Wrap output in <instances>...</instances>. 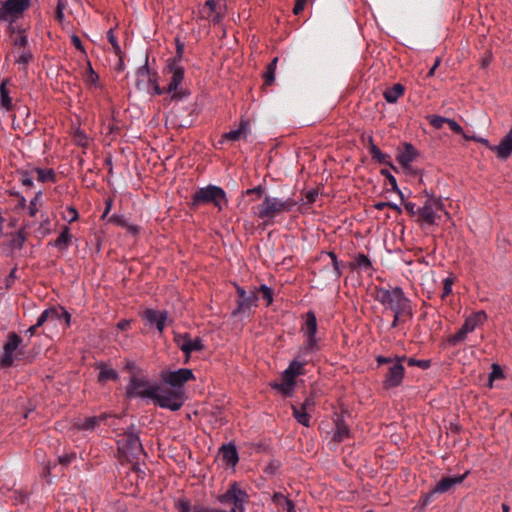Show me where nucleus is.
Masks as SVG:
<instances>
[{
	"label": "nucleus",
	"instance_id": "nucleus-16",
	"mask_svg": "<svg viewBox=\"0 0 512 512\" xmlns=\"http://www.w3.org/2000/svg\"><path fill=\"white\" fill-rule=\"evenodd\" d=\"M258 300L259 297L257 290H250L248 292V296H246L242 300H236L237 307L232 311V316H250L252 308L257 306Z\"/></svg>",
	"mask_w": 512,
	"mask_h": 512
},
{
	"label": "nucleus",
	"instance_id": "nucleus-4",
	"mask_svg": "<svg viewBox=\"0 0 512 512\" xmlns=\"http://www.w3.org/2000/svg\"><path fill=\"white\" fill-rule=\"evenodd\" d=\"M228 199L226 192L216 185H207L206 187L198 188L193 196L190 203V208L196 210L200 205L212 204L219 211L223 210L227 206Z\"/></svg>",
	"mask_w": 512,
	"mask_h": 512
},
{
	"label": "nucleus",
	"instance_id": "nucleus-40",
	"mask_svg": "<svg viewBox=\"0 0 512 512\" xmlns=\"http://www.w3.org/2000/svg\"><path fill=\"white\" fill-rule=\"evenodd\" d=\"M426 119L429 121L431 126L435 129H441L443 124H447L448 118L439 116V115H428Z\"/></svg>",
	"mask_w": 512,
	"mask_h": 512
},
{
	"label": "nucleus",
	"instance_id": "nucleus-62",
	"mask_svg": "<svg viewBox=\"0 0 512 512\" xmlns=\"http://www.w3.org/2000/svg\"><path fill=\"white\" fill-rule=\"evenodd\" d=\"M404 208H405V210L407 211V213H408L410 216L418 215V212H417V208H418V207H416V204H415V203H412V202H405V203H404Z\"/></svg>",
	"mask_w": 512,
	"mask_h": 512
},
{
	"label": "nucleus",
	"instance_id": "nucleus-27",
	"mask_svg": "<svg viewBox=\"0 0 512 512\" xmlns=\"http://www.w3.org/2000/svg\"><path fill=\"white\" fill-rule=\"evenodd\" d=\"M250 128V123L248 120H245V119H241L240 121V125H239V128L236 129V130H231L227 133H225L222 137L226 140H230V141H237L239 140L242 136H245L247 131L249 130Z\"/></svg>",
	"mask_w": 512,
	"mask_h": 512
},
{
	"label": "nucleus",
	"instance_id": "nucleus-26",
	"mask_svg": "<svg viewBox=\"0 0 512 512\" xmlns=\"http://www.w3.org/2000/svg\"><path fill=\"white\" fill-rule=\"evenodd\" d=\"M417 152L413 145L406 143L404 149L398 154L397 160L399 163L407 168L416 158Z\"/></svg>",
	"mask_w": 512,
	"mask_h": 512
},
{
	"label": "nucleus",
	"instance_id": "nucleus-7",
	"mask_svg": "<svg viewBox=\"0 0 512 512\" xmlns=\"http://www.w3.org/2000/svg\"><path fill=\"white\" fill-rule=\"evenodd\" d=\"M444 210V204L441 199L434 196H428L421 207L417 208L418 221L428 225H435L436 220L440 218L438 211Z\"/></svg>",
	"mask_w": 512,
	"mask_h": 512
},
{
	"label": "nucleus",
	"instance_id": "nucleus-58",
	"mask_svg": "<svg viewBox=\"0 0 512 512\" xmlns=\"http://www.w3.org/2000/svg\"><path fill=\"white\" fill-rule=\"evenodd\" d=\"M436 494L437 493H433V489L430 492L423 494L420 498L421 504L424 506L428 505L434 500Z\"/></svg>",
	"mask_w": 512,
	"mask_h": 512
},
{
	"label": "nucleus",
	"instance_id": "nucleus-33",
	"mask_svg": "<svg viewBox=\"0 0 512 512\" xmlns=\"http://www.w3.org/2000/svg\"><path fill=\"white\" fill-rule=\"evenodd\" d=\"M293 417L298 423L305 427H310V413L302 410L300 406L292 405Z\"/></svg>",
	"mask_w": 512,
	"mask_h": 512
},
{
	"label": "nucleus",
	"instance_id": "nucleus-14",
	"mask_svg": "<svg viewBox=\"0 0 512 512\" xmlns=\"http://www.w3.org/2000/svg\"><path fill=\"white\" fill-rule=\"evenodd\" d=\"M22 339L19 335H17L15 332L8 333L7 341L4 344V352L0 359V365L3 368L11 367L14 363L13 354L15 350L19 347L21 344Z\"/></svg>",
	"mask_w": 512,
	"mask_h": 512
},
{
	"label": "nucleus",
	"instance_id": "nucleus-57",
	"mask_svg": "<svg viewBox=\"0 0 512 512\" xmlns=\"http://www.w3.org/2000/svg\"><path fill=\"white\" fill-rule=\"evenodd\" d=\"M99 80V76L97 73L92 69L91 66H89V70L86 76V82L89 84H96Z\"/></svg>",
	"mask_w": 512,
	"mask_h": 512
},
{
	"label": "nucleus",
	"instance_id": "nucleus-38",
	"mask_svg": "<svg viewBox=\"0 0 512 512\" xmlns=\"http://www.w3.org/2000/svg\"><path fill=\"white\" fill-rule=\"evenodd\" d=\"M0 103L6 110H10L12 108V99L9 96V91L6 87L5 81L2 82L0 86Z\"/></svg>",
	"mask_w": 512,
	"mask_h": 512
},
{
	"label": "nucleus",
	"instance_id": "nucleus-10",
	"mask_svg": "<svg viewBox=\"0 0 512 512\" xmlns=\"http://www.w3.org/2000/svg\"><path fill=\"white\" fill-rule=\"evenodd\" d=\"M163 381L170 385L172 389L183 390L182 387L191 380L195 379V376L191 369L180 368L175 371H168L162 374Z\"/></svg>",
	"mask_w": 512,
	"mask_h": 512
},
{
	"label": "nucleus",
	"instance_id": "nucleus-25",
	"mask_svg": "<svg viewBox=\"0 0 512 512\" xmlns=\"http://www.w3.org/2000/svg\"><path fill=\"white\" fill-rule=\"evenodd\" d=\"M486 319L487 315L484 311H477L465 319L463 326H465L466 331L473 332L475 328L482 325Z\"/></svg>",
	"mask_w": 512,
	"mask_h": 512
},
{
	"label": "nucleus",
	"instance_id": "nucleus-28",
	"mask_svg": "<svg viewBox=\"0 0 512 512\" xmlns=\"http://www.w3.org/2000/svg\"><path fill=\"white\" fill-rule=\"evenodd\" d=\"M99 375L98 382L101 384H105L107 381H116L119 378V375L116 370L108 367L106 364H99Z\"/></svg>",
	"mask_w": 512,
	"mask_h": 512
},
{
	"label": "nucleus",
	"instance_id": "nucleus-45",
	"mask_svg": "<svg viewBox=\"0 0 512 512\" xmlns=\"http://www.w3.org/2000/svg\"><path fill=\"white\" fill-rule=\"evenodd\" d=\"M42 197V192L39 191L35 194L34 198L30 201L29 203V215L31 217H35L37 212H38V209H37V203L40 201Z\"/></svg>",
	"mask_w": 512,
	"mask_h": 512
},
{
	"label": "nucleus",
	"instance_id": "nucleus-5",
	"mask_svg": "<svg viewBox=\"0 0 512 512\" xmlns=\"http://www.w3.org/2000/svg\"><path fill=\"white\" fill-rule=\"evenodd\" d=\"M184 67L177 63L176 60H167V65L163 71L167 77V94L171 95L172 100H183L187 98L190 92L182 87L184 80Z\"/></svg>",
	"mask_w": 512,
	"mask_h": 512
},
{
	"label": "nucleus",
	"instance_id": "nucleus-61",
	"mask_svg": "<svg viewBox=\"0 0 512 512\" xmlns=\"http://www.w3.org/2000/svg\"><path fill=\"white\" fill-rule=\"evenodd\" d=\"M307 0H295L293 13L299 15L305 8Z\"/></svg>",
	"mask_w": 512,
	"mask_h": 512
},
{
	"label": "nucleus",
	"instance_id": "nucleus-35",
	"mask_svg": "<svg viewBox=\"0 0 512 512\" xmlns=\"http://www.w3.org/2000/svg\"><path fill=\"white\" fill-rule=\"evenodd\" d=\"M26 239L27 234L25 232V228H20L16 233L12 234L10 245L13 249L21 250L24 246Z\"/></svg>",
	"mask_w": 512,
	"mask_h": 512
},
{
	"label": "nucleus",
	"instance_id": "nucleus-12",
	"mask_svg": "<svg viewBox=\"0 0 512 512\" xmlns=\"http://www.w3.org/2000/svg\"><path fill=\"white\" fill-rule=\"evenodd\" d=\"M225 12V5L221 0H207L200 8L202 18L212 21L214 24L221 22Z\"/></svg>",
	"mask_w": 512,
	"mask_h": 512
},
{
	"label": "nucleus",
	"instance_id": "nucleus-24",
	"mask_svg": "<svg viewBox=\"0 0 512 512\" xmlns=\"http://www.w3.org/2000/svg\"><path fill=\"white\" fill-rule=\"evenodd\" d=\"M220 453L227 466L234 467L239 461L236 446L232 443L223 445L220 449Z\"/></svg>",
	"mask_w": 512,
	"mask_h": 512
},
{
	"label": "nucleus",
	"instance_id": "nucleus-37",
	"mask_svg": "<svg viewBox=\"0 0 512 512\" xmlns=\"http://www.w3.org/2000/svg\"><path fill=\"white\" fill-rule=\"evenodd\" d=\"M185 352L187 358L190 357L192 352L201 351L204 348L201 338L197 337L195 339L190 338L188 345L184 344Z\"/></svg>",
	"mask_w": 512,
	"mask_h": 512
},
{
	"label": "nucleus",
	"instance_id": "nucleus-39",
	"mask_svg": "<svg viewBox=\"0 0 512 512\" xmlns=\"http://www.w3.org/2000/svg\"><path fill=\"white\" fill-rule=\"evenodd\" d=\"M381 174L387 178V180L391 186V190L394 192H397L403 201L404 195L398 188L396 178L386 169L381 170Z\"/></svg>",
	"mask_w": 512,
	"mask_h": 512
},
{
	"label": "nucleus",
	"instance_id": "nucleus-59",
	"mask_svg": "<svg viewBox=\"0 0 512 512\" xmlns=\"http://www.w3.org/2000/svg\"><path fill=\"white\" fill-rule=\"evenodd\" d=\"M503 376L502 370L500 366L497 364H494L492 366V372L490 373L489 379L490 381H493L494 379L501 378Z\"/></svg>",
	"mask_w": 512,
	"mask_h": 512
},
{
	"label": "nucleus",
	"instance_id": "nucleus-50",
	"mask_svg": "<svg viewBox=\"0 0 512 512\" xmlns=\"http://www.w3.org/2000/svg\"><path fill=\"white\" fill-rule=\"evenodd\" d=\"M302 410H305L307 412H312L315 407V400L313 395L311 394L308 396L305 401L300 405Z\"/></svg>",
	"mask_w": 512,
	"mask_h": 512
},
{
	"label": "nucleus",
	"instance_id": "nucleus-42",
	"mask_svg": "<svg viewBox=\"0 0 512 512\" xmlns=\"http://www.w3.org/2000/svg\"><path fill=\"white\" fill-rule=\"evenodd\" d=\"M258 292H260V293H261V295H262V298H263L264 300H266V302H267V306H269L270 304H272V302H273V291H272V289H271V288H269V287H268L267 285H265V284H262V285L259 287V289H258L257 293H258Z\"/></svg>",
	"mask_w": 512,
	"mask_h": 512
},
{
	"label": "nucleus",
	"instance_id": "nucleus-22",
	"mask_svg": "<svg viewBox=\"0 0 512 512\" xmlns=\"http://www.w3.org/2000/svg\"><path fill=\"white\" fill-rule=\"evenodd\" d=\"M111 414L103 413L99 416L88 417L75 423L78 430L93 431L101 422H105Z\"/></svg>",
	"mask_w": 512,
	"mask_h": 512
},
{
	"label": "nucleus",
	"instance_id": "nucleus-31",
	"mask_svg": "<svg viewBox=\"0 0 512 512\" xmlns=\"http://www.w3.org/2000/svg\"><path fill=\"white\" fill-rule=\"evenodd\" d=\"M71 239L72 235L70 234V230L65 226L58 238L53 242V245L59 250H66L70 245ZM50 244H52V242Z\"/></svg>",
	"mask_w": 512,
	"mask_h": 512
},
{
	"label": "nucleus",
	"instance_id": "nucleus-56",
	"mask_svg": "<svg viewBox=\"0 0 512 512\" xmlns=\"http://www.w3.org/2000/svg\"><path fill=\"white\" fill-rule=\"evenodd\" d=\"M75 458H76L75 453L65 454V455L59 456V463L64 466H68L69 464H71L73 462V460Z\"/></svg>",
	"mask_w": 512,
	"mask_h": 512
},
{
	"label": "nucleus",
	"instance_id": "nucleus-23",
	"mask_svg": "<svg viewBox=\"0 0 512 512\" xmlns=\"http://www.w3.org/2000/svg\"><path fill=\"white\" fill-rule=\"evenodd\" d=\"M350 435L351 432L345 420L342 417H337L335 420V430L333 433L332 441L339 444L348 439Z\"/></svg>",
	"mask_w": 512,
	"mask_h": 512
},
{
	"label": "nucleus",
	"instance_id": "nucleus-21",
	"mask_svg": "<svg viewBox=\"0 0 512 512\" xmlns=\"http://www.w3.org/2000/svg\"><path fill=\"white\" fill-rule=\"evenodd\" d=\"M489 149L495 151L498 158L507 159L512 154V128L501 139L499 145L489 146Z\"/></svg>",
	"mask_w": 512,
	"mask_h": 512
},
{
	"label": "nucleus",
	"instance_id": "nucleus-30",
	"mask_svg": "<svg viewBox=\"0 0 512 512\" xmlns=\"http://www.w3.org/2000/svg\"><path fill=\"white\" fill-rule=\"evenodd\" d=\"M370 142H372V139H370ZM369 151L373 160L377 161L380 164L389 165L392 169H395V167L391 163L390 156L388 154L383 153L373 143H371Z\"/></svg>",
	"mask_w": 512,
	"mask_h": 512
},
{
	"label": "nucleus",
	"instance_id": "nucleus-48",
	"mask_svg": "<svg viewBox=\"0 0 512 512\" xmlns=\"http://www.w3.org/2000/svg\"><path fill=\"white\" fill-rule=\"evenodd\" d=\"M32 170L31 171H22L20 172L21 174V178H20V181L21 183L28 187V188H31L33 186V176H32Z\"/></svg>",
	"mask_w": 512,
	"mask_h": 512
},
{
	"label": "nucleus",
	"instance_id": "nucleus-47",
	"mask_svg": "<svg viewBox=\"0 0 512 512\" xmlns=\"http://www.w3.org/2000/svg\"><path fill=\"white\" fill-rule=\"evenodd\" d=\"M466 339V336L458 330L457 333L448 337L447 342L451 346H457Z\"/></svg>",
	"mask_w": 512,
	"mask_h": 512
},
{
	"label": "nucleus",
	"instance_id": "nucleus-1",
	"mask_svg": "<svg viewBox=\"0 0 512 512\" xmlns=\"http://www.w3.org/2000/svg\"><path fill=\"white\" fill-rule=\"evenodd\" d=\"M217 501L223 505H232V508L230 510H223L197 505L194 512H245V505L249 502V495L246 490L241 488L238 482L233 481L229 483L224 493L217 496Z\"/></svg>",
	"mask_w": 512,
	"mask_h": 512
},
{
	"label": "nucleus",
	"instance_id": "nucleus-13",
	"mask_svg": "<svg viewBox=\"0 0 512 512\" xmlns=\"http://www.w3.org/2000/svg\"><path fill=\"white\" fill-rule=\"evenodd\" d=\"M304 367L297 361H291L282 374V391L288 394L295 385V378L304 375Z\"/></svg>",
	"mask_w": 512,
	"mask_h": 512
},
{
	"label": "nucleus",
	"instance_id": "nucleus-3",
	"mask_svg": "<svg viewBox=\"0 0 512 512\" xmlns=\"http://www.w3.org/2000/svg\"><path fill=\"white\" fill-rule=\"evenodd\" d=\"M374 299L389 308L393 314L412 315L411 302L405 296L402 288L394 287L391 290L380 287L375 289Z\"/></svg>",
	"mask_w": 512,
	"mask_h": 512
},
{
	"label": "nucleus",
	"instance_id": "nucleus-9",
	"mask_svg": "<svg viewBox=\"0 0 512 512\" xmlns=\"http://www.w3.org/2000/svg\"><path fill=\"white\" fill-rule=\"evenodd\" d=\"M155 392V384L150 385L149 382L143 378L132 376L126 388V395L128 398L141 397L151 399Z\"/></svg>",
	"mask_w": 512,
	"mask_h": 512
},
{
	"label": "nucleus",
	"instance_id": "nucleus-11",
	"mask_svg": "<svg viewBox=\"0 0 512 512\" xmlns=\"http://www.w3.org/2000/svg\"><path fill=\"white\" fill-rule=\"evenodd\" d=\"M405 359V356L398 357L395 363H392V365L389 366L383 382L384 388H396L402 384L405 374V368L402 365V361Z\"/></svg>",
	"mask_w": 512,
	"mask_h": 512
},
{
	"label": "nucleus",
	"instance_id": "nucleus-32",
	"mask_svg": "<svg viewBox=\"0 0 512 512\" xmlns=\"http://www.w3.org/2000/svg\"><path fill=\"white\" fill-rule=\"evenodd\" d=\"M32 172H35L37 174V179L40 182H51L55 183L57 181L56 174L53 169H42L39 167H36L32 170Z\"/></svg>",
	"mask_w": 512,
	"mask_h": 512
},
{
	"label": "nucleus",
	"instance_id": "nucleus-64",
	"mask_svg": "<svg viewBox=\"0 0 512 512\" xmlns=\"http://www.w3.org/2000/svg\"><path fill=\"white\" fill-rule=\"evenodd\" d=\"M263 192H264L263 187L259 185V186H256V187H254V188L247 189V190L245 191V194H246V195L255 194V195L257 196V198L259 199V198H261V197H262Z\"/></svg>",
	"mask_w": 512,
	"mask_h": 512
},
{
	"label": "nucleus",
	"instance_id": "nucleus-20",
	"mask_svg": "<svg viewBox=\"0 0 512 512\" xmlns=\"http://www.w3.org/2000/svg\"><path fill=\"white\" fill-rule=\"evenodd\" d=\"M137 77H138V80H137V86H139V81L140 79L141 80H145L147 79V81L149 83H152L153 85V92L154 94L156 95H162V94H165L167 93V86L166 87H160L157 83H156V73H150V70L148 68L147 65H144L142 67H140L137 71Z\"/></svg>",
	"mask_w": 512,
	"mask_h": 512
},
{
	"label": "nucleus",
	"instance_id": "nucleus-52",
	"mask_svg": "<svg viewBox=\"0 0 512 512\" xmlns=\"http://www.w3.org/2000/svg\"><path fill=\"white\" fill-rule=\"evenodd\" d=\"M184 53V44L180 40H176V56L173 58H170L169 60H176L177 63L180 64L181 58Z\"/></svg>",
	"mask_w": 512,
	"mask_h": 512
},
{
	"label": "nucleus",
	"instance_id": "nucleus-18",
	"mask_svg": "<svg viewBox=\"0 0 512 512\" xmlns=\"http://www.w3.org/2000/svg\"><path fill=\"white\" fill-rule=\"evenodd\" d=\"M469 471H466L462 475L457 476H446L439 480L436 486L433 488V493L442 494L451 491L456 485L461 484L468 476Z\"/></svg>",
	"mask_w": 512,
	"mask_h": 512
},
{
	"label": "nucleus",
	"instance_id": "nucleus-2",
	"mask_svg": "<svg viewBox=\"0 0 512 512\" xmlns=\"http://www.w3.org/2000/svg\"><path fill=\"white\" fill-rule=\"evenodd\" d=\"M296 204L297 202L292 198L281 200L266 195L260 204L252 207V213L266 224H270L281 213L290 212Z\"/></svg>",
	"mask_w": 512,
	"mask_h": 512
},
{
	"label": "nucleus",
	"instance_id": "nucleus-34",
	"mask_svg": "<svg viewBox=\"0 0 512 512\" xmlns=\"http://www.w3.org/2000/svg\"><path fill=\"white\" fill-rule=\"evenodd\" d=\"M352 267L354 269L368 271L372 269V263L365 254L360 253L355 257L354 262L352 263Z\"/></svg>",
	"mask_w": 512,
	"mask_h": 512
},
{
	"label": "nucleus",
	"instance_id": "nucleus-44",
	"mask_svg": "<svg viewBox=\"0 0 512 512\" xmlns=\"http://www.w3.org/2000/svg\"><path fill=\"white\" fill-rule=\"evenodd\" d=\"M190 338L191 337H190V335L188 333L176 334L174 336L175 343L177 344V346L181 349V351L183 353L185 352L184 344L188 345V343L190 341Z\"/></svg>",
	"mask_w": 512,
	"mask_h": 512
},
{
	"label": "nucleus",
	"instance_id": "nucleus-63",
	"mask_svg": "<svg viewBox=\"0 0 512 512\" xmlns=\"http://www.w3.org/2000/svg\"><path fill=\"white\" fill-rule=\"evenodd\" d=\"M107 38H108V41L111 43V45L113 46V48L115 50H120V46L118 44L117 38L115 37L114 32H113L112 29H110L107 32Z\"/></svg>",
	"mask_w": 512,
	"mask_h": 512
},
{
	"label": "nucleus",
	"instance_id": "nucleus-36",
	"mask_svg": "<svg viewBox=\"0 0 512 512\" xmlns=\"http://www.w3.org/2000/svg\"><path fill=\"white\" fill-rule=\"evenodd\" d=\"M320 349H306V345L303 344L302 347L299 349L297 355L292 361H297L298 363H301V366L305 367L306 364H308L309 359L307 358L310 354L319 351Z\"/></svg>",
	"mask_w": 512,
	"mask_h": 512
},
{
	"label": "nucleus",
	"instance_id": "nucleus-41",
	"mask_svg": "<svg viewBox=\"0 0 512 512\" xmlns=\"http://www.w3.org/2000/svg\"><path fill=\"white\" fill-rule=\"evenodd\" d=\"M32 58H33V55L30 51L23 50L19 53L16 62L19 65L23 66L20 69L26 70V66L32 60Z\"/></svg>",
	"mask_w": 512,
	"mask_h": 512
},
{
	"label": "nucleus",
	"instance_id": "nucleus-60",
	"mask_svg": "<svg viewBox=\"0 0 512 512\" xmlns=\"http://www.w3.org/2000/svg\"><path fill=\"white\" fill-rule=\"evenodd\" d=\"M49 314L51 313L47 312V309L44 310L37 319L36 327H41L45 323L49 322Z\"/></svg>",
	"mask_w": 512,
	"mask_h": 512
},
{
	"label": "nucleus",
	"instance_id": "nucleus-46",
	"mask_svg": "<svg viewBox=\"0 0 512 512\" xmlns=\"http://www.w3.org/2000/svg\"><path fill=\"white\" fill-rule=\"evenodd\" d=\"M327 254L332 261L333 272L335 274V277L339 278L342 275V270L340 269V263L337 259V255L333 251H330Z\"/></svg>",
	"mask_w": 512,
	"mask_h": 512
},
{
	"label": "nucleus",
	"instance_id": "nucleus-17",
	"mask_svg": "<svg viewBox=\"0 0 512 512\" xmlns=\"http://www.w3.org/2000/svg\"><path fill=\"white\" fill-rule=\"evenodd\" d=\"M142 319L149 325L155 326L157 331L163 333L168 319L167 311L146 309L142 313Z\"/></svg>",
	"mask_w": 512,
	"mask_h": 512
},
{
	"label": "nucleus",
	"instance_id": "nucleus-6",
	"mask_svg": "<svg viewBox=\"0 0 512 512\" xmlns=\"http://www.w3.org/2000/svg\"><path fill=\"white\" fill-rule=\"evenodd\" d=\"M160 386L155 384V392L151 399L161 408L171 411L179 410L184 404V391L180 389H164L161 392Z\"/></svg>",
	"mask_w": 512,
	"mask_h": 512
},
{
	"label": "nucleus",
	"instance_id": "nucleus-54",
	"mask_svg": "<svg viewBox=\"0 0 512 512\" xmlns=\"http://www.w3.org/2000/svg\"><path fill=\"white\" fill-rule=\"evenodd\" d=\"M275 71L274 69H270L267 67L266 72L264 74V83L265 85H271L275 80Z\"/></svg>",
	"mask_w": 512,
	"mask_h": 512
},
{
	"label": "nucleus",
	"instance_id": "nucleus-55",
	"mask_svg": "<svg viewBox=\"0 0 512 512\" xmlns=\"http://www.w3.org/2000/svg\"><path fill=\"white\" fill-rule=\"evenodd\" d=\"M447 124L454 133L464 134L463 128L455 120L448 118Z\"/></svg>",
	"mask_w": 512,
	"mask_h": 512
},
{
	"label": "nucleus",
	"instance_id": "nucleus-51",
	"mask_svg": "<svg viewBox=\"0 0 512 512\" xmlns=\"http://www.w3.org/2000/svg\"><path fill=\"white\" fill-rule=\"evenodd\" d=\"M452 285H453V279L452 278H445L443 281V293L442 298L444 299L446 296L452 293Z\"/></svg>",
	"mask_w": 512,
	"mask_h": 512
},
{
	"label": "nucleus",
	"instance_id": "nucleus-53",
	"mask_svg": "<svg viewBox=\"0 0 512 512\" xmlns=\"http://www.w3.org/2000/svg\"><path fill=\"white\" fill-rule=\"evenodd\" d=\"M47 312L51 313L49 314V322L55 323L56 321L61 320L60 308L57 309L55 307H50L47 309Z\"/></svg>",
	"mask_w": 512,
	"mask_h": 512
},
{
	"label": "nucleus",
	"instance_id": "nucleus-15",
	"mask_svg": "<svg viewBox=\"0 0 512 512\" xmlns=\"http://www.w3.org/2000/svg\"><path fill=\"white\" fill-rule=\"evenodd\" d=\"M30 5V0H7L0 8V19L21 15Z\"/></svg>",
	"mask_w": 512,
	"mask_h": 512
},
{
	"label": "nucleus",
	"instance_id": "nucleus-8",
	"mask_svg": "<svg viewBox=\"0 0 512 512\" xmlns=\"http://www.w3.org/2000/svg\"><path fill=\"white\" fill-rule=\"evenodd\" d=\"M300 330L305 337V341L303 344L306 345V349H320V338L317 337V318L313 311H308L303 316V323L301 325Z\"/></svg>",
	"mask_w": 512,
	"mask_h": 512
},
{
	"label": "nucleus",
	"instance_id": "nucleus-43",
	"mask_svg": "<svg viewBox=\"0 0 512 512\" xmlns=\"http://www.w3.org/2000/svg\"><path fill=\"white\" fill-rule=\"evenodd\" d=\"M198 504L192 506L190 504V502L186 499H180L175 507L176 509L178 510V512H194L195 510V507L197 506Z\"/></svg>",
	"mask_w": 512,
	"mask_h": 512
},
{
	"label": "nucleus",
	"instance_id": "nucleus-49",
	"mask_svg": "<svg viewBox=\"0 0 512 512\" xmlns=\"http://www.w3.org/2000/svg\"><path fill=\"white\" fill-rule=\"evenodd\" d=\"M407 364L409 366H417L421 369H428L430 367V361L429 360H417L415 358H409L407 360Z\"/></svg>",
	"mask_w": 512,
	"mask_h": 512
},
{
	"label": "nucleus",
	"instance_id": "nucleus-29",
	"mask_svg": "<svg viewBox=\"0 0 512 512\" xmlns=\"http://www.w3.org/2000/svg\"><path fill=\"white\" fill-rule=\"evenodd\" d=\"M404 92L405 87L400 83H396L392 87L387 88L383 96L388 103H396L397 100L403 96Z\"/></svg>",
	"mask_w": 512,
	"mask_h": 512
},
{
	"label": "nucleus",
	"instance_id": "nucleus-19",
	"mask_svg": "<svg viewBox=\"0 0 512 512\" xmlns=\"http://www.w3.org/2000/svg\"><path fill=\"white\" fill-rule=\"evenodd\" d=\"M123 449L129 456L138 457L143 452L139 436L132 432H127L124 438Z\"/></svg>",
	"mask_w": 512,
	"mask_h": 512
}]
</instances>
